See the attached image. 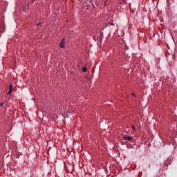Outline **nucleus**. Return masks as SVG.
<instances>
[{
	"label": "nucleus",
	"mask_w": 177,
	"mask_h": 177,
	"mask_svg": "<svg viewBox=\"0 0 177 177\" xmlns=\"http://www.w3.org/2000/svg\"><path fill=\"white\" fill-rule=\"evenodd\" d=\"M59 46H60V48H64V46H65V39H62V41L60 45H59Z\"/></svg>",
	"instance_id": "f257e3e1"
},
{
	"label": "nucleus",
	"mask_w": 177,
	"mask_h": 177,
	"mask_svg": "<svg viewBox=\"0 0 177 177\" xmlns=\"http://www.w3.org/2000/svg\"><path fill=\"white\" fill-rule=\"evenodd\" d=\"M123 138H124V139H126V140H129V141H130V140H132V138H131V137L127 136V135L124 136V137H123Z\"/></svg>",
	"instance_id": "f03ea898"
},
{
	"label": "nucleus",
	"mask_w": 177,
	"mask_h": 177,
	"mask_svg": "<svg viewBox=\"0 0 177 177\" xmlns=\"http://www.w3.org/2000/svg\"><path fill=\"white\" fill-rule=\"evenodd\" d=\"M82 71L84 73V72H86L87 71V68H86V67H84L83 68H82Z\"/></svg>",
	"instance_id": "7ed1b4c3"
},
{
	"label": "nucleus",
	"mask_w": 177,
	"mask_h": 177,
	"mask_svg": "<svg viewBox=\"0 0 177 177\" xmlns=\"http://www.w3.org/2000/svg\"><path fill=\"white\" fill-rule=\"evenodd\" d=\"M122 3L127 4L126 0H122Z\"/></svg>",
	"instance_id": "20e7f679"
},
{
	"label": "nucleus",
	"mask_w": 177,
	"mask_h": 177,
	"mask_svg": "<svg viewBox=\"0 0 177 177\" xmlns=\"http://www.w3.org/2000/svg\"><path fill=\"white\" fill-rule=\"evenodd\" d=\"M12 84H10L9 86V90H12Z\"/></svg>",
	"instance_id": "39448f33"
},
{
	"label": "nucleus",
	"mask_w": 177,
	"mask_h": 177,
	"mask_svg": "<svg viewBox=\"0 0 177 177\" xmlns=\"http://www.w3.org/2000/svg\"><path fill=\"white\" fill-rule=\"evenodd\" d=\"M131 129H133V131L136 130V127L134 126H131Z\"/></svg>",
	"instance_id": "423d86ee"
},
{
	"label": "nucleus",
	"mask_w": 177,
	"mask_h": 177,
	"mask_svg": "<svg viewBox=\"0 0 177 177\" xmlns=\"http://www.w3.org/2000/svg\"><path fill=\"white\" fill-rule=\"evenodd\" d=\"M12 93V90H9V92L8 93V95H10Z\"/></svg>",
	"instance_id": "0eeeda50"
},
{
	"label": "nucleus",
	"mask_w": 177,
	"mask_h": 177,
	"mask_svg": "<svg viewBox=\"0 0 177 177\" xmlns=\"http://www.w3.org/2000/svg\"><path fill=\"white\" fill-rule=\"evenodd\" d=\"M131 95H133V96H134V97L136 96L135 93H131Z\"/></svg>",
	"instance_id": "6e6552de"
},
{
	"label": "nucleus",
	"mask_w": 177,
	"mask_h": 177,
	"mask_svg": "<svg viewBox=\"0 0 177 177\" xmlns=\"http://www.w3.org/2000/svg\"><path fill=\"white\" fill-rule=\"evenodd\" d=\"M0 106H3V103H1V104H0Z\"/></svg>",
	"instance_id": "1a4fd4ad"
},
{
	"label": "nucleus",
	"mask_w": 177,
	"mask_h": 177,
	"mask_svg": "<svg viewBox=\"0 0 177 177\" xmlns=\"http://www.w3.org/2000/svg\"><path fill=\"white\" fill-rule=\"evenodd\" d=\"M40 24H41L39 23V24H38V25H37V26H39Z\"/></svg>",
	"instance_id": "9d476101"
},
{
	"label": "nucleus",
	"mask_w": 177,
	"mask_h": 177,
	"mask_svg": "<svg viewBox=\"0 0 177 177\" xmlns=\"http://www.w3.org/2000/svg\"><path fill=\"white\" fill-rule=\"evenodd\" d=\"M111 25L113 26V25H114V24H111Z\"/></svg>",
	"instance_id": "9b49d317"
}]
</instances>
